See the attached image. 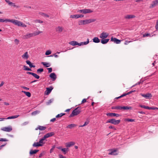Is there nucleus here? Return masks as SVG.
Returning <instances> with one entry per match:
<instances>
[{
    "mask_svg": "<svg viewBox=\"0 0 158 158\" xmlns=\"http://www.w3.org/2000/svg\"><path fill=\"white\" fill-rule=\"evenodd\" d=\"M10 22H11L15 25L18 26L22 27H27V25H26L19 20L13 19H10Z\"/></svg>",
    "mask_w": 158,
    "mask_h": 158,
    "instance_id": "obj_1",
    "label": "nucleus"
},
{
    "mask_svg": "<svg viewBox=\"0 0 158 158\" xmlns=\"http://www.w3.org/2000/svg\"><path fill=\"white\" fill-rule=\"evenodd\" d=\"M96 21L95 19H85V20H80L78 22V25H81L87 24L90 23L92 22H95Z\"/></svg>",
    "mask_w": 158,
    "mask_h": 158,
    "instance_id": "obj_2",
    "label": "nucleus"
},
{
    "mask_svg": "<svg viewBox=\"0 0 158 158\" xmlns=\"http://www.w3.org/2000/svg\"><path fill=\"white\" fill-rule=\"evenodd\" d=\"M112 109L116 110H129L131 109V107L130 106H116L112 108Z\"/></svg>",
    "mask_w": 158,
    "mask_h": 158,
    "instance_id": "obj_3",
    "label": "nucleus"
},
{
    "mask_svg": "<svg viewBox=\"0 0 158 158\" xmlns=\"http://www.w3.org/2000/svg\"><path fill=\"white\" fill-rule=\"evenodd\" d=\"M80 112V110L78 109V108H76L73 111L72 113L69 115V117H72L74 116L77 115Z\"/></svg>",
    "mask_w": 158,
    "mask_h": 158,
    "instance_id": "obj_4",
    "label": "nucleus"
},
{
    "mask_svg": "<svg viewBox=\"0 0 158 158\" xmlns=\"http://www.w3.org/2000/svg\"><path fill=\"white\" fill-rule=\"evenodd\" d=\"M120 120H116L114 119H111L107 122V123H110L114 125H117L120 122Z\"/></svg>",
    "mask_w": 158,
    "mask_h": 158,
    "instance_id": "obj_5",
    "label": "nucleus"
},
{
    "mask_svg": "<svg viewBox=\"0 0 158 158\" xmlns=\"http://www.w3.org/2000/svg\"><path fill=\"white\" fill-rule=\"evenodd\" d=\"M1 130L4 131L10 132L12 130V127L9 126L7 127H4L1 128Z\"/></svg>",
    "mask_w": 158,
    "mask_h": 158,
    "instance_id": "obj_6",
    "label": "nucleus"
},
{
    "mask_svg": "<svg viewBox=\"0 0 158 158\" xmlns=\"http://www.w3.org/2000/svg\"><path fill=\"white\" fill-rule=\"evenodd\" d=\"M64 27L62 26H58L56 27V31L58 33H61L64 30Z\"/></svg>",
    "mask_w": 158,
    "mask_h": 158,
    "instance_id": "obj_7",
    "label": "nucleus"
},
{
    "mask_svg": "<svg viewBox=\"0 0 158 158\" xmlns=\"http://www.w3.org/2000/svg\"><path fill=\"white\" fill-rule=\"evenodd\" d=\"M33 36L34 34L32 33H28L26 35H23V39H26Z\"/></svg>",
    "mask_w": 158,
    "mask_h": 158,
    "instance_id": "obj_8",
    "label": "nucleus"
},
{
    "mask_svg": "<svg viewBox=\"0 0 158 158\" xmlns=\"http://www.w3.org/2000/svg\"><path fill=\"white\" fill-rule=\"evenodd\" d=\"M135 17L133 15H127L124 16V18L125 19H130L134 18Z\"/></svg>",
    "mask_w": 158,
    "mask_h": 158,
    "instance_id": "obj_9",
    "label": "nucleus"
},
{
    "mask_svg": "<svg viewBox=\"0 0 158 158\" xmlns=\"http://www.w3.org/2000/svg\"><path fill=\"white\" fill-rule=\"evenodd\" d=\"M108 35V34L105 32H103L100 34V37L102 38V39H104L106 38Z\"/></svg>",
    "mask_w": 158,
    "mask_h": 158,
    "instance_id": "obj_10",
    "label": "nucleus"
},
{
    "mask_svg": "<svg viewBox=\"0 0 158 158\" xmlns=\"http://www.w3.org/2000/svg\"><path fill=\"white\" fill-rule=\"evenodd\" d=\"M157 5H158V0H156L152 2L150 7V8H152Z\"/></svg>",
    "mask_w": 158,
    "mask_h": 158,
    "instance_id": "obj_11",
    "label": "nucleus"
},
{
    "mask_svg": "<svg viewBox=\"0 0 158 158\" xmlns=\"http://www.w3.org/2000/svg\"><path fill=\"white\" fill-rule=\"evenodd\" d=\"M111 41L114 42L117 44H119L121 42V40H118L115 38L112 37L111 38Z\"/></svg>",
    "mask_w": 158,
    "mask_h": 158,
    "instance_id": "obj_12",
    "label": "nucleus"
},
{
    "mask_svg": "<svg viewBox=\"0 0 158 158\" xmlns=\"http://www.w3.org/2000/svg\"><path fill=\"white\" fill-rule=\"evenodd\" d=\"M84 15H71L70 16V18L73 19H77L79 18L82 17Z\"/></svg>",
    "mask_w": 158,
    "mask_h": 158,
    "instance_id": "obj_13",
    "label": "nucleus"
},
{
    "mask_svg": "<svg viewBox=\"0 0 158 158\" xmlns=\"http://www.w3.org/2000/svg\"><path fill=\"white\" fill-rule=\"evenodd\" d=\"M107 115L108 116H109L110 117H119L120 116V115L118 114H116L115 113H108L107 114Z\"/></svg>",
    "mask_w": 158,
    "mask_h": 158,
    "instance_id": "obj_14",
    "label": "nucleus"
},
{
    "mask_svg": "<svg viewBox=\"0 0 158 158\" xmlns=\"http://www.w3.org/2000/svg\"><path fill=\"white\" fill-rule=\"evenodd\" d=\"M140 95L143 97L146 98V99H148L152 97V95L151 94L148 93L146 94H141Z\"/></svg>",
    "mask_w": 158,
    "mask_h": 158,
    "instance_id": "obj_15",
    "label": "nucleus"
},
{
    "mask_svg": "<svg viewBox=\"0 0 158 158\" xmlns=\"http://www.w3.org/2000/svg\"><path fill=\"white\" fill-rule=\"evenodd\" d=\"M46 90L45 91V93H46L47 95H48L53 89V87L52 86H51L50 87L46 88Z\"/></svg>",
    "mask_w": 158,
    "mask_h": 158,
    "instance_id": "obj_16",
    "label": "nucleus"
},
{
    "mask_svg": "<svg viewBox=\"0 0 158 158\" xmlns=\"http://www.w3.org/2000/svg\"><path fill=\"white\" fill-rule=\"evenodd\" d=\"M54 135V132H51L46 134L44 136V137L45 139H46L52 136V135Z\"/></svg>",
    "mask_w": 158,
    "mask_h": 158,
    "instance_id": "obj_17",
    "label": "nucleus"
},
{
    "mask_svg": "<svg viewBox=\"0 0 158 158\" xmlns=\"http://www.w3.org/2000/svg\"><path fill=\"white\" fill-rule=\"evenodd\" d=\"M75 144V143L73 141H71L66 143V146L69 148L74 145Z\"/></svg>",
    "mask_w": 158,
    "mask_h": 158,
    "instance_id": "obj_18",
    "label": "nucleus"
},
{
    "mask_svg": "<svg viewBox=\"0 0 158 158\" xmlns=\"http://www.w3.org/2000/svg\"><path fill=\"white\" fill-rule=\"evenodd\" d=\"M29 57V56L28 54V52H26L22 56V57L24 59H27Z\"/></svg>",
    "mask_w": 158,
    "mask_h": 158,
    "instance_id": "obj_19",
    "label": "nucleus"
},
{
    "mask_svg": "<svg viewBox=\"0 0 158 158\" xmlns=\"http://www.w3.org/2000/svg\"><path fill=\"white\" fill-rule=\"evenodd\" d=\"M50 77L53 81H55L56 78V75L54 73H52L50 75Z\"/></svg>",
    "mask_w": 158,
    "mask_h": 158,
    "instance_id": "obj_20",
    "label": "nucleus"
},
{
    "mask_svg": "<svg viewBox=\"0 0 158 158\" xmlns=\"http://www.w3.org/2000/svg\"><path fill=\"white\" fill-rule=\"evenodd\" d=\"M93 12V11L90 9H84L83 13L86 14L87 13H90Z\"/></svg>",
    "mask_w": 158,
    "mask_h": 158,
    "instance_id": "obj_21",
    "label": "nucleus"
},
{
    "mask_svg": "<svg viewBox=\"0 0 158 158\" xmlns=\"http://www.w3.org/2000/svg\"><path fill=\"white\" fill-rule=\"evenodd\" d=\"M46 129V127H45L39 126L35 129L36 130H37L38 129H39L40 130H44Z\"/></svg>",
    "mask_w": 158,
    "mask_h": 158,
    "instance_id": "obj_22",
    "label": "nucleus"
},
{
    "mask_svg": "<svg viewBox=\"0 0 158 158\" xmlns=\"http://www.w3.org/2000/svg\"><path fill=\"white\" fill-rule=\"evenodd\" d=\"M26 62L27 64L29 65L30 68H34L35 67V66L33 65L32 63H31L30 61L27 60L26 61Z\"/></svg>",
    "mask_w": 158,
    "mask_h": 158,
    "instance_id": "obj_23",
    "label": "nucleus"
},
{
    "mask_svg": "<svg viewBox=\"0 0 158 158\" xmlns=\"http://www.w3.org/2000/svg\"><path fill=\"white\" fill-rule=\"evenodd\" d=\"M69 44L72 46L78 45V43L77 42L74 41H71L69 42Z\"/></svg>",
    "mask_w": 158,
    "mask_h": 158,
    "instance_id": "obj_24",
    "label": "nucleus"
},
{
    "mask_svg": "<svg viewBox=\"0 0 158 158\" xmlns=\"http://www.w3.org/2000/svg\"><path fill=\"white\" fill-rule=\"evenodd\" d=\"M130 94H131V92H129L127 93L124 94H123L120 96L115 98V99H119V98H121L125 96H126L127 95H128Z\"/></svg>",
    "mask_w": 158,
    "mask_h": 158,
    "instance_id": "obj_25",
    "label": "nucleus"
},
{
    "mask_svg": "<svg viewBox=\"0 0 158 158\" xmlns=\"http://www.w3.org/2000/svg\"><path fill=\"white\" fill-rule=\"evenodd\" d=\"M109 39H102L101 41V43L103 44H105L107 43L109 41Z\"/></svg>",
    "mask_w": 158,
    "mask_h": 158,
    "instance_id": "obj_26",
    "label": "nucleus"
},
{
    "mask_svg": "<svg viewBox=\"0 0 158 158\" xmlns=\"http://www.w3.org/2000/svg\"><path fill=\"white\" fill-rule=\"evenodd\" d=\"M39 150H30L29 153L30 155H32L36 153L37 152H39Z\"/></svg>",
    "mask_w": 158,
    "mask_h": 158,
    "instance_id": "obj_27",
    "label": "nucleus"
},
{
    "mask_svg": "<svg viewBox=\"0 0 158 158\" xmlns=\"http://www.w3.org/2000/svg\"><path fill=\"white\" fill-rule=\"evenodd\" d=\"M76 126H77V125L76 124H71L68 125L67 126L66 128L72 129V128L74 127H76Z\"/></svg>",
    "mask_w": 158,
    "mask_h": 158,
    "instance_id": "obj_28",
    "label": "nucleus"
},
{
    "mask_svg": "<svg viewBox=\"0 0 158 158\" xmlns=\"http://www.w3.org/2000/svg\"><path fill=\"white\" fill-rule=\"evenodd\" d=\"M42 146H43V145L41 144L40 143H39V142H35L33 144V146L34 147Z\"/></svg>",
    "mask_w": 158,
    "mask_h": 158,
    "instance_id": "obj_29",
    "label": "nucleus"
},
{
    "mask_svg": "<svg viewBox=\"0 0 158 158\" xmlns=\"http://www.w3.org/2000/svg\"><path fill=\"white\" fill-rule=\"evenodd\" d=\"M93 41L95 43H98L100 42V40L98 37H95L93 39Z\"/></svg>",
    "mask_w": 158,
    "mask_h": 158,
    "instance_id": "obj_30",
    "label": "nucleus"
},
{
    "mask_svg": "<svg viewBox=\"0 0 158 158\" xmlns=\"http://www.w3.org/2000/svg\"><path fill=\"white\" fill-rule=\"evenodd\" d=\"M41 64L45 66L46 67H48L50 66V64L47 62H41Z\"/></svg>",
    "mask_w": 158,
    "mask_h": 158,
    "instance_id": "obj_31",
    "label": "nucleus"
},
{
    "mask_svg": "<svg viewBox=\"0 0 158 158\" xmlns=\"http://www.w3.org/2000/svg\"><path fill=\"white\" fill-rule=\"evenodd\" d=\"M22 92H23L25 94V95L28 97H30L31 96V94L29 92L22 91Z\"/></svg>",
    "mask_w": 158,
    "mask_h": 158,
    "instance_id": "obj_32",
    "label": "nucleus"
},
{
    "mask_svg": "<svg viewBox=\"0 0 158 158\" xmlns=\"http://www.w3.org/2000/svg\"><path fill=\"white\" fill-rule=\"evenodd\" d=\"M45 139L43 137L40 140L39 143H40L41 144L43 145V144L45 143V142H44V141Z\"/></svg>",
    "mask_w": 158,
    "mask_h": 158,
    "instance_id": "obj_33",
    "label": "nucleus"
},
{
    "mask_svg": "<svg viewBox=\"0 0 158 158\" xmlns=\"http://www.w3.org/2000/svg\"><path fill=\"white\" fill-rule=\"evenodd\" d=\"M10 19H0V22H10Z\"/></svg>",
    "mask_w": 158,
    "mask_h": 158,
    "instance_id": "obj_34",
    "label": "nucleus"
},
{
    "mask_svg": "<svg viewBox=\"0 0 158 158\" xmlns=\"http://www.w3.org/2000/svg\"><path fill=\"white\" fill-rule=\"evenodd\" d=\"M23 69L24 70H26V71H31V69L29 68L28 67H27V66L26 65H24L23 66Z\"/></svg>",
    "mask_w": 158,
    "mask_h": 158,
    "instance_id": "obj_35",
    "label": "nucleus"
},
{
    "mask_svg": "<svg viewBox=\"0 0 158 158\" xmlns=\"http://www.w3.org/2000/svg\"><path fill=\"white\" fill-rule=\"evenodd\" d=\"M116 152V150H114L113 151H112L111 152L109 153V155H116L117 154V153H115V152Z\"/></svg>",
    "mask_w": 158,
    "mask_h": 158,
    "instance_id": "obj_36",
    "label": "nucleus"
},
{
    "mask_svg": "<svg viewBox=\"0 0 158 158\" xmlns=\"http://www.w3.org/2000/svg\"><path fill=\"white\" fill-rule=\"evenodd\" d=\"M42 32V31H35L34 33H33V34H34V36H35V35H38L39 34L41 33Z\"/></svg>",
    "mask_w": 158,
    "mask_h": 158,
    "instance_id": "obj_37",
    "label": "nucleus"
},
{
    "mask_svg": "<svg viewBox=\"0 0 158 158\" xmlns=\"http://www.w3.org/2000/svg\"><path fill=\"white\" fill-rule=\"evenodd\" d=\"M65 114V113H61L60 114H57L56 116V118H60V117H61L62 116L64 115Z\"/></svg>",
    "mask_w": 158,
    "mask_h": 158,
    "instance_id": "obj_38",
    "label": "nucleus"
},
{
    "mask_svg": "<svg viewBox=\"0 0 158 158\" xmlns=\"http://www.w3.org/2000/svg\"><path fill=\"white\" fill-rule=\"evenodd\" d=\"M68 148H63L61 149V150L63 151L64 154H66L68 151Z\"/></svg>",
    "mask_w": 158,
    "mask_h": 158,
    "instance_id": "obj_39",
    "label": "nucleus"
},
{
    "mask_svg": "<svg viewBox=\"0 0 158 158\" xmlns=\"http://www.w3.org/2000/svg\"><path fill=\"white\" fill-rule=\"evenodd\" d=\"M40 112V111L38 110H36L35 111L32 112L31 113L32 115H35L38 114H39Z\"/></svg>",
    "mask_w": 158,
    "mask_h": 158,
    "instance_id": "obj_40",
    "label": "nucleus"
},
{
    "mask_svg": "<svg viewBox=\"0 0 158 158\" xmlns=\"http://www.w3.org/2000/svg\"><path fill=\"white\" fill-rule=\"evenodd\" d=\"M10 6H13L14 7H16V8H19V6L16 5L15 3H13L12 2L10 4Z\"/></svg>",
    "mask_w": 158,
    "mask_h": 158,
    "instance_id": "obj_41",
    "label": "nucleus"
},
{
    "mask_svg": "<svg viewBox=\"0 0 158 158\" xmlns=\"http://www.w3.org/2000/svg\"><path fill=\"white\" fill-rule=\"evenodd\" d=\"M44 71V69L42 68L39 69L37 70V72L38 73H41Z\"/></svg>",
    "mask_w": 158,
    "mask_h": 158,
    "instance_id": "obj_42",
    "label": "nucleus"
},
{
    "mask_svg": "<svg viewBox=\"0 0 158 158\" xmlns=\"http://www.w3.org/2000/svg\"><path fill=\"white\" fill-rule=\"evenodd\" d=\"M32 75L36 79H38L40 78V76L39 75L34 73H33Z\"/></svg>",
    "mask_w": 158,
    "mask_h": 158,
    "instance_id": "obj_43",
    "label": "nucleus"
},
{
    "mask_svg": "<svg viewBox=\"0 0 158 158\" xmlns=\"http://www.w3.org/2000/svg\"><path fill=\"white\" fill-rule=\"evenodd\" d=\"M51 51L50 50H47L46 51L45 54L47 56L50 54L51 53Z\"/></svg>",
    "mask_w": 158,
    "mask_h": 158,
    "instance_id": "obj_44",
    "label": "nucleus"
},
{
    "mask_svg": "<svg viewBox=\"0 0 158 158\" xmlns=\"http://www.w3.org/2000/svg\"><path fill=\"white\" fill-rule=\"evenodd\" d=\"M126 121H127L128 122H133L135 121V120L133 119H129V118H127L125 120Z\"/></svg>",
    "mask_w": 158,
    "mask_h": 158,
    "instance_id": "obj_45",
    "label": "nucleus"
},
{
    "mask_svg": "<svg viewBox=\"0 0 158 158\" xmlns=\"http://www.w3.org/2000/svg\"><path fill=\"white\" fill-rule=\"evenodd\" d=\"M53 101V99H51L49 100L47 102V104L48 105L50 104Z\"/></svg>",
    "mask_w": 158,
    "mask_h": 158,
    "instance_id": "obj_46",
    "label": "nucleus"
},
{
    "mask_svg": "<svg viewBox=\"0 0 158 158\" xmlns=\"http://www.w3.org/2000/svg\"><path fill=\"white\" fill-rule=\"evenodd\" d=\"M28 122H27V121L25 122H24V123H22L21 124V125L22 126H26V125H27L28 124Z\"/></svg>",
    "mask_w": 158,
    "mask_h": 158,
    "instance_id": "obj_47",
    "label": "nucleus"
},
{
    "mask_svg": "<svg viewBox=\"0 0 158 158\" xmlns=\"http://www.w3.org/2000/svg\"><path fill=\"white\" fill-rule=\"evenodd\" d=\"M35 22L36 23H43V22L40 20H36L35 21Z\"/></svg>",
    "mask_w": 158,
    "mask_h": 158,
    "instance_id": "obj_48",
    "label": "nucleus"
},
{
    "mask_svg": "<svg viewBox=\"0 0 158 158\" xmlns=\"http://www.w3.org/2000/svg\"><path fill=\"white\" fill-rule=\"evenodd\" d=\"M89 42V39H87V41L86 42H83L84 45H85L87 44Z\"/></svg>",
    "mask_w": 158,
    "mask_h": 158,
    "instance_id": "obj_49",
    "label": "nucleus"
},
{
    "mask_svg": "<svg viewBox=\"0 0 158 158\" xmlns=\"http://www.w3.org/2000/svg\"><path fill=\"white\" fill-rule=\"evenodd\" d=\"M19 115H16L14 116H11L12 119H15L16 118L19 116Z\"/></svg>",
    "mask_w": 158,
    "mask_h": 158,
    "instance_id": "obj_50",
    "label": "nucleus"
},
{
    "mask_svg": "<svg viewBox=\"0 0 158 158\" xmlns=\"http://www.w3.org/2000/svg\"><path fill=\"white\" fill-rule=\"evenodd\" d=\"M7 140L6 139L0 138V141H7Z\"/></svg>",
    "mask_w": 158,
    "mask_h": 158,
    "instance_id": "obj_51",
    "label": "nucleus"
},
{
    "mask_svg": "<svg viewBox=\"0 0 158 158\" xmlns=\"http://www.w3.org/2000/svg\"><path fill=\"white\" fill-rule=\"evenodd\" d=\"M53 56H54L55 58H57L58 57V56L56 54H54L53 55H51L49 56L52 57Z\"/></svg>",
    "mask_w": 158,
    "mask_h": 158,
    "instance_id": "obj_52",
    "label": "nucleus"
},
{
    "mask_svg": "<svg viewBox=\"0 0 158 158\" xmlns=\"http://www.w3.org/2000/svg\"><path fill=\"white\" fill-rule=\"evenodd\" d=\"M21 87L22 88H23L25 89H26L27 90H28L29 89V88H27L25 86H21Z\"/></svg>",
    "mask_w": 158,
    "mask_h": 158,
    "instance_id": "obj_53",
    "label": "nucleus"
},
{
    "mask_svg": "<svg viewBox=\"0 0 158 158\" xmlns=\"http://www.w3.org/2000/svg\"><path fill=\"white\" fill-rule=\"evenodd\" d=\"M44 152H42L41 153H40L39 156V157H41L42 156H43L44 155Z\"/></svg>",
    "mask_w": 158,
    "mask_h": 158,
    "instance_id": "obj_54",
    "label": "nucleus"
},
{
    "mask_svg": "<svg viewBox=\"0 0 158 158\" xmlns=\"http://www.w3.org/2000/svg\"><path fill=\"white\" fill-rule=\"evenodd\" d=\"M47 69L48 70V73H50L52 72V69L51 68H48Z\"/></svg>",
    "mask_w": 158,
    "mask_h": 158,
    "instance_id": "obj_55",
    "label": "nucleus"
},
{
    "mask_svg": "<svg viewBox=\"0 0 158 158\" xmlns=\"http://www.w3.org/2000/svg\"><path fill=\"white\" fill-rule=\"evenodd\" d=\"M131 42V41H127V40H126L125 42L124 43V44L126 45H127L128 44V43H130Z\"/></svg>",
    "mask_w": 158,
    "mask_h": 158,
    "instance_id": "obj_56",
    "label": "nucleus"
},
{
    "mask_svg": "<svg viewBox=\"0 0 158 158\" xmlns=\"http://www.w3.org/2000/svg\"><path fill=\"white\" fill-rule=\"evenodd\" d=\"M150 35V34H149L146 33L143 35V37H145L148 36V35Z\"/></svg>",
    "mask_w": 158,
    "mask_h": 158,
    "instance_id": "obj_57",
    "label": "nucleus"
},
{
    "mask_svg": "<svg viewBox=\"0 0 158 158\" xmlns=\"http://www.w3.org/2000/svg\"><path fill=\"white\" fill-rule=\"evenodd\" d=\"M156 28V29H158V20L157 21L156 23V25L155 26Z\"/></svg>",
    "mask_w": 158,
    "mask_h": 158,
    "instance_id": "obj_58",
    "label": "nucleus"
},
{
    "mask_svg": "<svg viewBox=\"0 0 158 158\" xmlns=\"http://www.w3.org/2000/svg\"><path fill=\"white\" fill-rule=\"evenodd\" d=\"M5 1L7 3H8V4L10 5V3H11V2H10L9 0H5Z\"/></svg>",
    "mask_w": 158,
    "mask_h": 158,
    "instance_id": "obj_59",
    "label": "nucleus"
},
{
    "mask_svg": "<svg viewBox=\"0 0 158 158\" xmlns=\"http://www.w3.org/2000/svg\"><path fill=\"white\" fill-rule=\"evenodd\" d=\"M84 9L81 10H78V12L83 13Z\"/></svg>",
    "mask_w": 158,
    "mask_h": 158,
    "instance_id": "obj_60",
    "label": "nucleus"
},
{
    "mask_svg": "<svg viewBox=\"0 0 158 158\" xmlns=\"http://www.w3.org/2000/svg\"><path fill=\"white\" fill-rule=\"evenodd\" d=\"M89 123V122H85L84 124L83 125V126H85L86 125H87Z\"/></svg>",
    "mask_w": 158,
    "mask_h": 158,
    "instance_id": "obj_61",
    "label": "nucleus"
},
{
    "mask_svg": "<svg viewBox=\"0 0 158 158\" xmlns=\"http://www.w3.org/2000/svg\"><path fill=\"white\" fill-rule=\"evenodd\" d=\"M86 102V100L85 99H84L82 100L81 102L82 103H84Z\"/></svg>",
    "mask_w": 158,
    "mask_h": 158,
    "instance_id": "obj_62",
    "label": "nucleus"
},
{
    "mask_svg": "<svg viewBox=\"0 0 158 158\" xmlns=\"http://www.w3.org/2000/svg\"><path fill=\"white\" fill-rule=\"evenodd\" d=\"M54 148H55V147L54 146L50 149V152L51 153L52 152H53V150L54 149Z\"/></svg>",
    "mask_w": 158,
    "mask_h": 158,
    "instance_id": "obj_63",
    "label": "nucleus"
},
{
    "mask_svg": "<svg viewBox=\"0 0 158 158\" xmlns=\"http://www.w3.org/2000/svg\"><path fill=\"white\" fill-rule=\"evenodd\" d=\"M56 120V118H53L52 119H51L50 120V121L52 122H54Z\"/></svg>",
    "mask_w": 158,
    "mask_h": 158,
    "instance_id": "obj_64",
    "label": "nucleus"
}]
</instances>
